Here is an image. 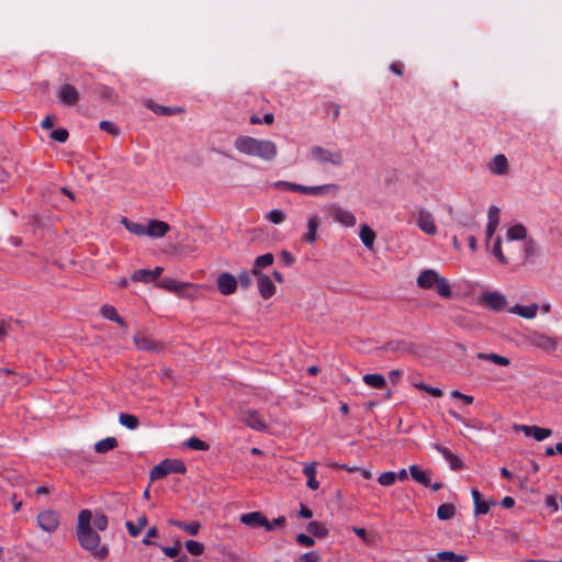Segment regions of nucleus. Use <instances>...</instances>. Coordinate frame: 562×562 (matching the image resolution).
Returning a JSON list of instances; mask_svg holds the SVG:
<instances>
[{
	"label": "nucleus",
	"instance_id": "nucleus-19",
	"mask_svg": "<svg viewBox=\"0 0 562 562\" xmlns=\"http://www.w3.org/2000/svg\"><path fill=\"white\" fill-rule=\"evenodd\" d=\"M241 422L257 431H265L267 429L266 423L257 411L244 412L241 415Z\"/></svg>",
	"mask_w": 562,
	"mask_h": 562
},
{
	"label": "nucleus",
	"instance_id": "nucleus-45",
	"mask_svg": "<svg viewBox=\"0 0 562 562\" xmlns=\"http://www.w3.org/2000/svg\"><path fill=\"white\" fill-rule=\"evenodd\" d=\"M492 254L496 257V259L502 265H507L508 263V258L503 254V250H502V238L501 237H497L495 239V243H494V246H493V249H492Z\"/></svg>",
	"mask_w": 562,
	"mask_h": 562
},
{
	"label": "nucleus",
	"instance_id": "nucleus-52",
	"mask_svg": "<svg viewBox=\"0 0 562 562\" xmlns=\"http://www.w3.org/2000/svg\"><path fill=\"white\" fill-rule=\"evenodd\" d=\"M99 127L101 131H104L113 136H117L120 134V128L110 121H101L99 123Z\"/></svg>",
	"mask_w": 562,
	"mask_h": 562
},
{
	"label": "nucleus",
	"instance_id": "nucleus-13",
	"mask_svg": "<svg viewBox=\"0 0 562 562\" xmlns=\"http://www.w3.org/2000/svg\"><path fill=\"white\" fill-rule=\"evenodd\" d=\"M216 285L223 295H232L237 290V279L229 272H222L216 279Z\"/></svg>",
	"mask_w": 562,
	"mask_h": 562
},
{
	"label": "nucleus",
	"instance_id": "nucleus-56",
	"mask_svg": "<svg viewBox=\"0 0 562 562\" xmlns=\"http://www.w3.org/2000/svg\"><path fill=\"white\" fill-rule=\"evenodd\" d=\"M490 510V504L486 501H480L474 504L475 515H484Z\"/></svg>",
	"mask_w": 562,
	"mask_h": 562
},
{
	"label": "nucleus",
	"instance_id": "nucleus-28",
	"mask_svg": "<svg viewBox=\"0 0 562 562\" xmlns=\"http://www.w3.org/2000/svg\"><path fill=\"white\" fill-rule=\"evenodd\" d=\"M359 236H360L361 241L368 249L373 248V244H374L376 235H375V232L370 226H368L367 224H362L360 226Z\"/></svg>",
	"mask_w": 562,
	"mask_h": 562
},
{
	"label": "nucleus",
	"instance_id": "nucleus-26",
	"mask_svg": "<svg viewBox=\"0 0 562 562\" xmlns=\"http://www.w3.org/2000/svg\"><path fill=\"white\" fill-rule=\"evenodd\" d=\"M303 473L307 477L306 485L311 490L316 491L319 487V482L316 479V474H317L316 463L313 462L310 464H305L304 469H303Z\"/></svg>",
	"mask_w": 562,
	"mask_h": 562
},
{
	"label": "nucleus",
	"instance_id": "nucleus-10",
	"mask_svg": "<svg viewBox=\"0 0 562 562\" xmlns=\"http://www.w3.org/2000/svg\"><path fill=\"white\" fill-rule=\"evenodd\" d=\"M161 289H165L169 292L176 293L179 296H190L189 290L192 289L194 285L192 283H186L180 282L175 279L165 278L162 279L159 284Z\"/></svg>",
	"mask_w": 562,
	"mask_h": 562
},
{
	"label": "nucleus",
	"instance_id": "nucleus-23",
	"mask_svg": "<svg viewBox=\"0 0 562 562\" xmlns=\"http://www.w3.org/2000/svg\"><path fill=\"white\" fill-rule=\"evenodd\" d=\"M168 524L170 526H175L182 531L189 533L190 536H196L201 529V524L196 520L187 522L178 519L170 518L168 519Z\"/></svg>",
	"mask_w": 562,
	"mask_h": 562
},
{
	"label": "nucleus",
	"instance_id": "nucleus-14",
	"mask_svg": "<svg viewBox=\"0 0 562 562\" xmlns=\"http://www.w3.org/2000/svg\"><path fill=\"white\" fill-rule=\"evenodd\" d=\"M417 226L427 235H435L437 233V226L434 216L430 212L422 209L417 213Z\"/></svg>",
	"mask_w": 562,
	"mask_h": 562
},
{
	"label": "nucleus",
	"instance_id": "nucleus-61",
	"mask_svg": "<svg viewBox=\"0 0 562 562\" xmlns=\"http://www.w3.org/2000/svg\"><path fill=\"white\" fill-rule=\"evenodd\" d=\"M280 256L282 262L288 267L292 266L295 261L294 256L288 250H282Z\"/></svg>",
	"mask_w": 562,
	"mask_h": 562
},
{
	"label": "nucleus",
	"instance_id": "nucleus-32",
	"mask_svg": "<svg viewBox=\"0 0 562 562\" xmlns=\"http://www.w3.org/2000/svg\"><path fill=\"white\" fill-rule=\"evenodd\" d=\"M146 525H147V518L144 514L137 518L136 522H133L130 520H127L125 522V527L132 537L139 536V533L142 532V530L144 529V527Z\"/></svg>",
	"mask_w": 562,
	"mask_h": 562
},
{
	"label": "nucleus",
	"instance_id": "nucleus-59",
	"mask_svg": "<svg viewBox=\"0 0 562 562\" xmlns=\"http://www.w3.org/2000/svg\"><path fill=\"white\" fill-rule=\"evenodd\" d=\"M319 561V554L315 551L303 553L300 557V562H318Z\"/></svg>",
	"mask_w": 562,
	"mask_h": 562
},
{
	"label": "nucleus",
	"instance_id": "nucleus-36",
	"mask_svg": "<svg viewBox=\"0 0 562 562\" xmlns=\"http://www.w3.org/2000/svg\"><path fill=\"white\" fill-rule=\"evenodd\" d=\"M116 447H117L116 438H114V437H106L105 439H102V440L98 441L94 445V450L98 453H105V452H108L110 450H113Z\"/></svg>",
	"mask_w": 562,
	"mask_h": 562
},
{
	"label": "nucleus",
	"instance_id": "nucleus-11",
	"mask_svg": "<svg viewBox=\"0 0 562 562\" xmlns=\"http://www.w3.org/2000/svg\"><path fill=\"white\" fill-rule=\"evenodd\" d=\"M57 98L61 104L74 106L78 103L80 94L76 87L70 83H64L57 92Z\"/></svg>",
	"mask_w": 562,
	"mask_h": 562
},
{
	"label": "nucleus",
	"instance_id": "nucleus-44",
	"mask_svg": "<svg viewBox=\"0 0 562 562\" xmlns=\"http://www.w3.org/2000/svg\"><path fill=\"white\" fill-rule=\"evenodd\" d=\"M457 224L461 227L477 228L479 224L475 221L474 215L462 214L458 217Z\"/></svg>",
	"mask_w": 562,
	"mask_h": 562
},
{
	"label": "nucleus",
	"instance_id": "nucleus-51",
	"mask_svg": "<svg viewBox=\"0 0 562 562\" xmlns=\"http://www.w3.org/2000/svg\"><path fill=\"white\" fill-rule=\"evenodd\" d=\"M49 137L58 143H65L69 138V133L66 128L61 127L53 131Z\"/></svg>",
	"mask_w": 562,
	"mask_h": 562
},
{
	"label": "nucleus",
	"instance_id": "nucleus-35",
	"mask_svg": "<svg viewBox=\"0 0 562 562\" xmlns=\"http://www.w3.org/2000/svg\"><path fill=\"white\" fill-rule=\"evenodd\" d=\"M409 472L416 482L424 486H430V477L428 472L420 470L417 465H411Z\"/></svg>",
	"mask_w": 562,
	"mask_h": 562
},
{
	"label": "nucleus",
	"instance_id": "nucleus-29",
	"mask_svg": "<svg viewBox=\"0 0 562 562\" xmlns=\"http://www.w3.org/2000/svg\"><path fill=\"white\" fill-rule=\"evenodd\" d=\"M508 170V161L505 155H496L491 164V171L496 175H505Z\"/></svg>",
	"mask_w": 562,
	"mask_h": 562
},
{
	"label": "nucleus",
	"instance_id": "nucleus-49",
	"mask_svg": "<svg viewBox=\"0 0 562 562\" xmlns=\"http://www.w3.org/2000/svg\"><path fill=\"white\" fill-rule=\"evenodd\" d=\"M552 435V430L549 428H542L539 426H533L532 436L537 441H542L546 438Z\"/></svg>",
	"mask_w": 562,
	"mask_h": 562
},
{
	"label": "nucleus",
	"instance_id": "nucleus-2",
	"mask_svg": "<svg viewBox=\"0 0 562 562\" xmlns=\"http://www.w3.org/2000/svg\"><path fill=\"white\" fill-rule=\"evenodd\" d=\"M235 148L245 155L257 156L263 160H273L277 157V145L268 139H257L251 136H238L235 139Z\"/></svg>",
	"mask_w": 562,
	"mask_h": 562
},
{
	"label": "nucleus",
	"instance_id": "nucleus-38",
	"mask_svg": "<svg viewBox=\"0 0 562 562\" xmlns=\"http://www.w3.org/2000/svg\"><path fill=\"white\" fill-rule=\"evenodd\" d=\"M456 515V507L453 504L445 503L441 504L437 509V517L440 520L451 519Z\"/></svg>",
	"mask_w": 562,
	"mask_h": 562
},
{
	"label": "nucleus",
	"instance_id": "nucleus-3",
	"mask_svg": "<svg viewBox=\"0 0 562 562\" xmlns=\"http://www.w3.org/2000/svg\"><path fill=\"white\" fill-rule=\"evenodd\" d=\"M417 285L424 290L435 288L436 292L445 299H450L452 296V291L448 280L432 269L423 270L419 273L417 278Z\"/></svg>",
	"mask_w": 562,
	"mask_h": 562
},
{
	"label": "nucleus",
	"instance_id": "nucleus-9",
	"mask_svg": "<svg viewBox=\"0 0 562 562\" xmlns=\"http://www.w3.org/2000/svg\"><path fill=\"white\" fill-rule=\"evenodd\" d=\"M133 340L139 350L159 352L164 349V346L160 341L143 331L136 333L133 337Z\"/></svg>",
	"mask_w": 562,
	"mask_h": 562
},
{
	"label": "nucleus",
	"instance_id": "nucleus-34",
	"mask_svg": "<svg viewBox=\"0 0 562 562\" xmlns=\"http://www.w3.org/2000/svg\"><path fill=\"white\" fill-rule=\"evenodd\" d=\"M121 223L124 227L132 234L136 236H145L146 235V226L138 222H132L127 217H123Z\"/></svg>",
	"mask_w": 562,
	"mask_h": 562
},
{
	"label": "nucleus",
	"instance_id": "nucleus-27",
	"mask_svg": "<svg viewBox=\"0 0 562 562\" xmlns=\"http://www.w3.org/2000/svg\"><path fill=\"white\" fill-rule=\"evenodd\" d=\"M274 261V257L271 252H267L265 255L258 256L251 269V274L255 276V272H261V269L271 266Z\"/></svg>",
	"mask_w": 562,
	"mask_h": 562
},
{
	"label": "nucleus",
	"instance_id": "nucleus-20",
	"mask_svg": "<svg viewBox=\"0 0 562 562\" xmlns=\"http://www.w3.org/2000/svg\"><path fill=\"white\" fill-rule=\"evenodd\" d=\"M146 106L151 110L155 114L171 116L183 113V109L179 106H165L160 105L151 100L146 102Z\"/></svg>",
	"mask_w": 562,
	"mask_h": 562
},
{
	"label": "nucleus",
	"instance_id": "nucleus-58",
	"mask_svg": "<svg viewBox=\"0 0 562 562\" xmlns=\"http://www.w3.org/2000/svg\"><path fill=\"white\" fill-rule=\"evenodd\" d=\"M162 552L168 557V558H176L179 555V552H180V544L179 542H177L175 546L172 547H164L162 548Z\"/></svg>",
	"mask_w": 562,
	"mask_h": 562
},
{
	"label": "nucleus",
	"instance_id": "nucleus-6",
	"mask_svg": "<svg viewBox=\"0 0 562 562\" xmlns=\"http://www.w3.org/2000/svg\"><path fill=\"white\" fill-rule=\"evenodd\" d=\"M528 341L531 346L542 349L547 352H553L558 348V339L551 336H548L540 331H533L529 334Z\"/></svg>",
	"mask_w": 562,
	"mask_h": 562
},
{
	"label": "nucleus",
	"instance_id": "nucleus-47",
	"mask_svg": "<svg viewBox=\"0 0 562 562\" xmlns=\"http://www.w3.org/2000/svg\"><path fill=\"white\" fill-rule=\"evenodd\" d=\"M109 520L103 513H95L93 517V526L98 531H104L108 528Z\"/></svg>",
	"mask_w": 562,
	"mask_h": 562
},
{
	"label": "nucleus",
	"instance_id": "nucleus-60",
	"mask_svg": "<svg viewBox=\"0 0 562 562\" xmlns=\"http://www.w3.org/2000/svg\"><path fill=\"white\" fill-rule=\"evenodd\" d=\"M418 387L420 390H424V391L428 392L434 397L442 396V391L440 389H438V387H432V386H429V385H426V384H423V383L420 385H418Z\"/></svg>",
	"mask_w": 562,
	"mask_h": 562
},
{
	"label": "nucleus",
	"instance_id": "nucleus-63",
	"mask_svg": "<svg viewBox=\"0 0 562 562\" xmlns=\"http://www.w3.org/2000/svg\"><path fill=\"white\" fill-rule=\"evenodd\" d=\"M403 69H404V65L401 61H394L390 65V70L392 72L396 74L397 76L403 75Z\"/></svg>",
	"mask_w": 562,
	"mask_h": 562
},
{
	"label": "nucleus",
	"instance_id": "nucleus-37",
	"mask_svg": "<svg viewBox=\"0 0 562 562\" xmlns=\"http://www.w3.org/2000/svg\"><path fill=\"white\" fill-rule=\"evenodd\" d=\"M527 235V229L524 225L517 224L508 228L507 238L513 240H521L525 239Z\"/></svg>",
	"mask_w": 562,
	"mask_h": 562
},
{
	"label": "nucleus",
	"instance_id": "nucleus-48",
	"mask_svg": "<svg viewBox=\"0 0 562 562\" xmlns=\"http://www.w3.org/2000/svg\"><path fill=\"white\" fill-rule=\"evenodd\" d=\"M396 479L397 474L395 472H383L379 475L378 482L382 486H391L392 484L395 483Z\"/></svg>",
	"mask_w": 562,
	"mask_h": 562
},
{
	"label": "nucleus",
	"instance_id": "nucleus-18",
	"mask_svg": "<svg viewBox=\"0 0 562 562\" xmlns=\"http://www.w3.org/2000/svg\"><path fill=\"white\" fill-rule=\"evenodd\" d=\"M432 447L445 458V460L449 463L451 470L458 471L464 469V462L457 454L451 452L448 448L442 447L438 443H434Z\"/></svg>",
	"mask_w": 562,
	"mask_h": 562
},
{
	"label": "nucleus",
	"instance_id": "nucleus-30",
	"mask_svg": "<svg viewBox=\"0 0 562 562\" xmlns=\"http://www.w3.org/2000/svg\"><path fill=\"white\" fill-rule=\"evenodd\" d=\"M101 315L106 319L117 323L121 327H126V323L119 315L116 308L112 305H108V304L103 305L101 307Z\"/></svg>",
	"mask_w": 562,
	"mask_h": 562
},
{
	"label": "nucleus",
	"instance_id": "nucleus-8",
	"mask_svg": "<svg viewBox=\"0 0 562 562\" xmlns=\"http://www.w3.org/2000/svg\"><path fill=\"white\" fill-rule=\"evenodd\" d=\"M37 526L48 532H54L59 526V515L57 512L46 509L37 515Z\"/></svg>",
	"mask_w": 562,
	"mask_h": 562
},
{
	"label": "nucleus",
	"instance_id": "nucleus-62",
	"mask_svg": "<svg viewBox=\"0 0 562 562\" xmlns=\"http://www.w3.org/2000/svg\"><path fill=\"white\" fill-rule=\"evenodd\" d=\"M156 537H158V530L156 527H151L150 529H148L145 538L143 539V543L146 546L154 544V542L150 541V538H156Z\"/></svg>",
	"mask_w": 562,
	"mask_h": 562
},
{
	"label": "nucleus",
	"instance_id": "nucleus-31",
	"mask_svg": "<svg viewBox=\"0 0 562 562\" xmlns=\"http://www.w3.org/2000/svg\"><path fill=\"white\" fill-rule=\"evenodd\" d=\"M362 380L367 385L373 389H384L386 386V380L380 373L364 374Z\"/></svg>",
	"mask_w": 562,
	"mask_h": 562
},
{
	"label": "nucleus",
	"instance_id": "nucleus-57",
	"mask_svg": "<svg viewBox=\"0 0 562 562\" xmlns=\"http://www.w3.org/2000/svg\"><path fill=\"white\" fill-rule=\"evenodd\" d=\"M237 282L240 283L241 288L247 289L251 284L250 273L248 271L240 272Z\"/></svg>",
	"mask_w": 562,
	"mask_h": 562
},
{
	"label": "nucleus",
	"instance_id": "nucleus-40",
	"mask_svg": "<svg viewBox=\"0 0 562 562\" xmlns=\"http://www.w3.org/2000/svg\"><path fill=\"white\" fill-rule=\"evenodd\" d=\"M438 559L445 562H465L467 555L457 554L452 551H442L437 554Z\"/></svg>",
	"mask_w": 562,
	"mask_h": 562
},
{
	"label": "nucleus",
	"instance_id": "nucleus-16",
	"mask_svg": "<svg viewBox=\"0 0 562 562\" xmlns=\"http://www.w3.org/2000/svg\"><path fill=\"white\" fill-rule=\"evenodd\" d=\"M482 302L488 308L496 311V312L503 311L507 305L506 297L502 293L496 292V291L483 293Z\"/></svg>",
	"mask_w": 562,
	"mask_h": 562
},
{
	"label": "nucleus",
	"instance_id": "nucleus-15",
	"mask_svg": "<svg viewBox=\"0 0 562 562\" xmlns=\"http://www.w3.org/2000/svg\"><path fill=\"white\" fill-rule=\"evenodd\" d=\"M258 283V291L262 299L269 300L276 293V285L269 276L262 272H255V276Z\"/></svg>",
	"mask_w": 562,
	"mask_h": 562
},
{
	"label": "nucleus",
	"instance_id": "nucleus-17",
	"mask_svg": "<svg viewBox=\"0 0 562 562\" xmlns=\"http://www.w3.org/2000/svg\"><path fill=\"white\" fill-rule=\"evenodd\" d=\"M162 273L161 267H156L153 270L149 269H139L133 272L131 276V280L133 282H143V283H150L156 281L160 274Z\"/></svg>",
	"mask_w": 562,
	"mask_h": 562
},
{
	"label": "nucleus",
	"instance_id": "nucleus-4",
	"mask_svg": "<svg viewBox=\"0 0 562 562\" xmlns=\"http://www.w3.org/2000/svg\"><path fill=\"white\" fill-rule=\"evenodd\" d=\"M312 159L321 165H330L341 167L344 165V154L340 149H329L323 146H313L310 150Z\"/></svg>",
	"mask_w": 562,
	"mask_h": 562
},
{
	"label": "nucleus",
	"instance_id": "nucleus-53",
	"mask_svg": "<svg viewBox=\"0 0 562 562\" xmlns=\"http://www.w3.org/2000/svg\"><path fill=\"white\" fill-rule=\"evenodd\" d=\"M267 218L273 224H280L285 220V214L282 210L276 209L268 213Z\"/></svg>",
	"mask_w": 562,
	"mask_h": 562
},
{
	"label": "nucleus",
	"instance_id": "nucleus-1",
	"mask_svg": "<svg viewBox=\"0 0 562 562\" xmlns=\"http://www.w3.org/2000/svg\"><path fill=\"white\" fill-rule=\"evenodd\" d=\"M91 520L92 513L90 509L80 510L76 536L83 550L88 551L95 560L103 561L109 557L110 550L106 544H101V537L92 529Z\"/></svg>",
	"mask_w": 562,
	"mask_h": 562
},
{
	"label": "nucleus",
	"instance_id": "nucleus-7",
	"mask_svg": "<svg viewBox=\"0 0 562 562\" xmlns=\"http://www.w3.org/2000/svg\"><path fill=\"white\" fill-rule=\"evenodd\" d=\"M240 522L251 528L263 527L267 531H272L274 526L261 512H250L240 516Z\"/></svg>",
	"mask_w": 562,
	"mask_h": 562
},
{
	"label": "nucleus",
	"instance_id": "nucleus-64",
	"mask_svg": "<svg viewBox=\"0 0 562 562\" xmlns=\"http://www.w3.org/2000/svg\"><path fill=\"white\" fill-rule=\"evenodd\" d=\"M546 505L547 507H549L552 512H557L559 509V505H558V502L555 499V497L551 496V495H548L546 497Z\"/></svg>",
	"mask_w": 562,
	"mask_h": 562
},
{
	"label": "nucleus",
	"instance_id": "nucleus-12",
	"mask_svg": "<svg viewBox=\"0 0 562 562\" xmlns=\"http://www.w3.org/2000/svg\"><path fill=\"white\" fill-rule=\"evenodd\" d=\"M330 214L334 221L338 222L342 226L352 227L356 225V216L352 212L342 209L338 204H333L330 206Z\"/></svg>",
	"mask_w": 562,
	"mask_h": 562
},
{
	"label": "nucleus",
	"instance_id": "nucleus-22",
	"mask_svg": "<svg viewBox=\"0 0 562 562\" xmlns=\"http://www.w3.org/2000/svg\"><path fill=\"white\" fill-rule=\"evenodd\" d=\"M169 225L166 222L151 220L146 226V235L150 237H162L169 231Z\"/></svg>",
	"mask_w": 562,
	"mask_h": 562
},
{
	"label": "nucleus",
	"instance_id": "nucleus-43",
	"mask_svg": "<svg viewBox=\"0 0 562 562\" xmlns=\"http://www.w3.org/2000/svg\"><path fill=\"white\" fill-rule=\"evenodd\" d=\"M384 350L392 352L408 351V344L404 340L389 341L384 347Z\"/></svg>",
	"mask_w": 562,
	"mask_h": 562
},
{
	"label": "nucleus",
	"instance_id": "nucleus-55",
	"mask_svg": "<svg viewBox=\"0 0 562 562\" xmlns=\"http://www.w3.org/2000/svg\"><path fill=\"white\" fill-rule=\"evenodd\" d=\"M296 542L306 548L313 547L315 543L314 539L305 533H299L296 536Z\"/></svg>",
	"mask_w": 562,
	"mask_h": 562
},
{
	"label": "nucleus",
	"instance_id": "nucleus-21",
	"mask_svg": "<svg viewBox=\"0 0 562 562\" xmlns=\"http://www.w3.org/2000/svg\"><path fill=\"white\" fill-rule=\"evenodd\" d=\"M321 225L318 215L314 214L308 217L307 232L304 234L302 239L307 244H314L317 239V229Z\"/></svg>",
	"mask_w": 562,
	"mask_h": 562
},
{
	"label": "nucleus",
	"instance_id": "nucleus-50",
	"mask_svg": "<svg viewBox=\"0 0 562 562\" xmlns=\"http://www.w3.org/2000/svg\"><path fill=\"white\" fill-rule=\"evenodd\" d=\"M273 187L278 190L283 191H292V192H299L300 191V184L288 182V181H277L273 183Z\"/></svg>",
	"mask_w": 562,
	"mask_h": 562
},
{
	"label": "nucleus",
	"instance_id": "nucleus-54",
	"mask_svg": "<svg viewBox=\"0 0 562 562\" xmlns=\"http://www.w3.org/2000/svg\"><path fill=\"white\" fill-rule=\"evenodd\" d=\"M487 217H488L487 223L498 225L499 224V209L495 205L490 206L488 212H487Z\"/></svg>",
	"mask_w": 562,
	"mask_h": 562
},
{
	"label": "nucleus",
	"instance_id": "nucleus-39",
	"mask_svg": "<svg viewBox=\"0 0 562 562\" xmlns=\"http://www.w3.org/2000/svg\"><path fill=\"white\" fill-rule=\"evenodd\" d=\"M119 422L128 429H136L139 426V420L135 415L121 413L119 415Z\"/></svg>",
	"mask_w": 562,
	"mask_h": 562
},
{
	"label": "nucleus",
	"instance_id": "nucleus-46",
	"mask_svg": "<svg viewBox=\"0 0 562 562\" xmlns=\"http://www.w3.org/2000/svg\"><path fill=\"white\" fill-rule=\"evenodd\" d=\"M184 546L187 551L195 557L201 555L204 551V546L194 540H187Z\"/></svg>",
	"mask_w": 562,
	"mask_h": 562
},
{
	"label": "nucleus",
	"instance_id": "nucleus-41",
	"mask_svg": "<svg viewBox=\"0 0 562 562\" xmlns=\"http://www.w3.org/2000/svg\"><path fill=\"white\" fill-rule=\"evenodd\" d=\"M307 531L317 538H324L328 533V530L319 521H310Z\"/></svg>",
	"mask_w": 562,
	"mask_h": 562
},
{
	"label": "nucleus",
	"instance_id": "nucleus-33",
	"mask_svg": "<svg viewBox=\"0 0 562 562\" xmlns=\"http://www.w3.org/2000/svg\"><path fill=\"white\" fill-rule=\"evenodd\" d=\"M477 359L481 360H487L491 361L497 366L507 367L510 364V360L507 357L497 355V353H486V352H479L476 355Z\"/></svg>",
	"mask_w": 562,
	"mask_h": 562
},
{
	"label": "nucleus",
	"instance_id": "nucleus-25",
	"mask_svg": "<svg viewBox=\"0 0 562 562\" xmlns=\"http://www.w3.org/2000/svg\"><path fill=\"white\" fill-rule=\"evenodd\" d=\"M538 304L533 303L530 305H519L516 304L509 308V312L516 315H519L520 317L531 319L536 317L538 312Z\"/></svg>",
	"mask_w": 562,
	"mask_h": 562
},
{
	"label": "nucleus",
	"instance_id": "nucleus-42",
	"mask_svg": "<svg viewBox=\"0 0 562 562\" xmlns=\"http://www.w3.org/2000/svg\"><path fill=\"white\" fill-rule=\"evenodd\" d=\"M186 447L192 449V450H199V451H206L210 449L209 443L201 440L198 437H191L184 442Z\"/></svg>",
	"mask_w": 562,
	"mask_h": 562
},
{
	"label": "nucleus",
	"instance_id": "nucleus-24",
	"mask_svg": "<svg viewBox=\"0 0 562 562\" xmlns=\"http://www.w3.org/2000/svg\"><path fill=\"white\" fill-rule=\"evenodd\" d=\"M337 190L338 186L334 183L323 184V186H314L307 187L300 184L299 193L310 194V195H325L329 192V190Z\"/></svg>",
	"mask_w": 562,
	"mask_h": 562
},
{
	"label": "nucleus",
	"instance_id": "nucleus-5",
	"mask_svg": "<svg viewBox=\"0 0 562 562\" xmlns=\"http://www.w3.org/2000/svg\"><path fill=\"white\" fill-rule=\"evenodd\" d=\"M186 472L187 467L183 461L179 459H165L150 470L149 475L150 480L155 481L171 473L184 474Z\"/></svg>",
	"mask_w": 562,
	"mask_h": 562
}]
</instances>
